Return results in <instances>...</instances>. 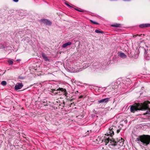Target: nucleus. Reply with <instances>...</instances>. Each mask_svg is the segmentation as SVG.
<instances>
[{
    "label": "nucleus",
    "mask_w": 150,
    "mask_h": 150,
    "mask_svg": "<svg viewBox=\"0 0 150 150\" xmlns=\"http://www.w3.org/2000/svg\"><path fill=\"white\" fill-rule=\"evenodd\" d=\"M65 4L68 6H69V7H71V6L70 5H69L67 3H65Z\"/></svg>",
    "instance_id": "5701e85b"
},
{
    "label": "nucleus",
    "mask_w": 150,
    "mask_h": 150,
    "mask_svg": "<svg viewBox=\"0 0 150 150\" xmlns=\"http://www.w3.org/2000/svg\"><path fill=\"white\" fill-rule=\"evenodd\" d=\"M71 42H69L67 43L63 44L62 45V47L63 48H65L68 46L71 45Z\"/></svg>",
    "instance_id": "f8f14e48"
},
{
    "label": "nucleus",
    "mask_w": 150,
    "mask_h": 150,
    "mask_svg": "<svg viewBox=\"0 0 150 150\" xmlns=\"http://www.w3.org/2000/svg\"><path fill=\"white\" fill-rule=\"evenodd\" d=\"M106 139V138H105L101 140V138L98 137V138L96 140V142H97L98 141V140H99V142H98L97 143H102L103 142H105V141H104L105 139Z\"/></svg>",
    "instance_id": "1a4fd4ad"
},
{
    "label": "nucleus",
    "mask_w": 150,
    "mask_h": 150,
    "mask_svg": "<svg viewBox=\"0 0 150 150\" xmlns=\"http://www.w3.org/2000/svg\"><path fill=\"white\" fill-rule=\"evenodd\" d=\"M55 90H52L51 91V95H56L58 93V92H54V91H55Z\"/></svg>",
    "instance_id": "2eb2a0df"
},
{
    "label": "nucleus",
    "mask_w": 150,
    "mask_h": 150,
    "mask_svg": "<svg viewBox=\"0 0 150 150\" xmlns=\"http://www.w3.org/2000/svg\"><path fill=\"white\" fill-rule=\"evenodd\" d=\"M136 141L138 143L141 142L144 145H148L150 142V136L147 135L139 136L136 138Z\"/></svg>",
    "instance_id": "f03ea898"
},
{
    "label": "nucleus",
    "mask_w": 150,
    "mask_h": 150,
    "mask_svg": "<svg viewBox=\"0 0 150 150\" xmlns=\"http://www.w3.org/2000/svg\"><path fill=\"white\" fill-rule=\"evenodd\" d=\"M1 84L3 86H5L6 85L7 82L6 81H4L1 82Z\"/></svg>",
    "instance_id": "dca6fc26"
},
{
    "label": "nucleus",
    "mask_w": 150,
    "mask_h": 150,
    "mask_svg": "<svg viewBox=\"0 0 150 150\" xmlns=\"http://www.w3.org/2000/svg\"><path fill=\"white\" fill-rule=\"evenodd\" d=\"M90 21H91V23H93L94 24H97V25L99 24L97 22H95V21H93L92 20H90Z\"/></svg>",
    "instance_id": "6ab92c4d"
},
{
    "label": "nucleus",
    "mask_w": 150,
    "mask_h": 150,
    "mask_svg": "<svg viewBox=\"0 0 150 150\" xmlns=\"http://www.w3.org/2000/svg\"><path fill=\"white\" fill-rule=\"evenodd\" d=\"M44 23L48 25H51L52 24V22L49 20L45 19H42L41 20Z\"/></svg>",
    "instance_id": "39448f33"
},
{
    "label": "nucleus",
    "mask_w": 150,
    "mask_h": 150,
    "mask_svg": "<svg viewBox=\"0 0 150 150\" xmlns=\"http://www.w3.org/2000/svg\"><path fill=\"white\" fill-rule=\"evenodd\" d=\"M121 25V24L119 23H115L114 24L112 25L111 26L114 27H119Z\"/></svg>",
    "instance_id": "4468645a"
},
{
    "label": "nucleus",
    "mask_w": 150,
    "mask_h": 150,
    "mask_svg": "<svg viewBox=\"0 0 150 150\" xmlns=\"http://www.w3.org/2000/svg\"><path fill=\"white\" fill-rule=\"evenodd\" d=\"M42 57L43 59L45 60V61H49V59L46 56L45 54H42Z\"/></svg>",
    "instance_id": "ddd939ff"
},
{
    "label": "nucleus",
    "mask_w": 150,
    "mask_h": 150,
    "mask_svg": "<svg viewBox=\"0 0 150 150\" xmlns=\"http://www.w3.org/2000/svg\"><path fill=\"white\" fill-rule=\"evenodd\" d=\"M8 63L9 64L11 65L13 64V62L11 60H8Z\"/></svg>",
    "instance_id": "aec40b11"
},
{
    "label": "nucleus",
    "mask_w": 150,
    "mask_h": 150,
    "mask_svg": "<svg viewBox=\"0 0 150 150\" xmlns=\"http://www.w3.org/2000/svg\"><path fill=\"white\" fill-rule=\"evenodd\" d=\"M124 141V140L122 138H117L114 139H110L109 138H107L106 139H105V142L106 143V145L110 142L111 144L114 146L116 145V143L119 142L120 143H123ZM123 144V143H122Z\"/></svg>",
    "instance_id": "7ed1b4c3"
},
{
    "label": "nucleus",
    "mask_w": 150,
    "mask_h": 150,
    "mask_svg": "<svg viewBox=\"0 0 150 150\" xmlns=\"http://www.w3.org/2000/svg\"><path fill=\"white\" fill-rule=\"evenodd\" d=\"M23 86L22 83H17L15 86V89L18 90L21 89Z\"/></svg>",
    "instance_id": "0eeeda50"
},
{
    "label": "nucleus",
    "mask_w": 150,
    "mask_h": 150,
    "mask_svg": "<svg viewBox=\"0 0 150 150\" xmlns=\"http://www.w3.org/2000/svg\"><path fill=\"white\" fill-rule=\"evenodd\" d=\"M75 9L76 10L78 11H79V12H83V11L80 10H79V9H77L76 8H75Z\"/></svg>",
    "instance_id": "4be33fe9"
},
{
    "label": "nucleus",
    "mask_w": 150,
    "mask_h": 150,
    "mask_svg": "<svg viewBox=\"0 0 150 150\" xmlns=\"http://www.w3.org/2000/svg\"><path fill=\"white\" fill-rule=\"evenodd\" d=\"M13 1L15 2H17L18 1V0H13Z\"/></svg>",
    "instance_id": "b1692460"
},
{
    "label": "nucleus",
    "mask_w": 150,
    "mask_h": 150,
    "mask_svg": "<svg viewBox=\"0 0 150 150\" xmlns=\"http://www.w3.org/2000/svg\"><path fill=\"white\" fill-rule=\"evenodd\" d=\"M136 36H136V35H134L133 36V37H136Z\"/></svg>",
    "instance_id": "a878e982"
},
{
    "label": "nucleus",
    "mask_w": 150,
    "mask_h": 150,
    "mask_svg": "<svg viewBox=\"0 0 150 150\" xmlns=\"http://www.w3.org/2000/svg\"><path fill=\"white\" fill-rule=\"evenodd\" d=\"M120 129H117V127L115 126H112L110 127L109 129V130L107 131L105 135L107 136L110 135L112 137L114 134V132L116 131L117 134L118 133L120 132Z\"/></svg>",
    "instance_id": "20e7f679"
},
{
    "label": "nucleus",
    "mask_w": 150,
    "mask_h": 150,
    "mask_svg": "<svg viewBox=\"0 0 150 150\" xmlns=\"http://www.w3.org/2000/svg\"><path fill=\"white\" fill-rule=\"evenodd\" d=\"M119 53V55L121 58H125L127 57V56L124 53L120 52Z\"/></svg>",
    "instance_id": "9b49d317"
},
{
    "label": "nucleus",
    "mask_w": 150,
    "mask_h": 150,
    "mask_svg": "<svg viewBox=\"0 0 150 150\" xmlns=\"http://www.w3.org/2000/svg\"><path fill=\"white\" fill-rule=\"evenodd\" d=\"M123 1H130L131 0H123Z\"/></svg>",
    "instance_id": "393cba45"
},
{
    "label": "nucleus",
    "mask_w": 150,
    "mask_h": 150,
    "mask_svg": "<svg viewBox=\"0 0 150 150\" xmlns=\"http://www.w3.org/2000/svg\"><path fill=\"white\" fill-rule=\"evenodd\" d=\"M149 104H150V102H148L147 103H144L143 104L140 106L137 105H132L130 108V111L132 112H134V111H137L138 110H147L145 114H150V108Z\"/></svg>",
    "instance_id": "f257e3e1"
},
{
    "label": "nucleus",
    "mask_w": 150,
    "mask_h": 150,
    "mask_svg": "<svg viewBox=\"0 0 150 150\" xmlns=\"http://www.w3.org/2000/svg\"><path fill=\"white\" fill-rule=\"evenodd\" d=\"M139 27L140 28H143L146 27H150V24H143L139 25Z\"/></svg>",
    "instance_id": "6e6552de"
},
{
    "label": "nucleus",
    "mask_w": 150,
    "mask_h": 150,
    "mask_svg": "<svg viewBox=\"0 0 150 150\" xmlns=\"http://www.w3.org/2000/svg\"><path fill=\"white\" fill-rule=\"evenodd\" d=\"M95 32L96 33H103V31H100L99 29L96 30H95Z\"/></svg>",
    "instance_id": "f3484780"
},
{
    "label": "nucleus",
    "mask_w": 150,
    "mask_h": 150,
    "mask_svg": "<svg viewBox=\"0 0 150 150\" xmlns=\"http://www.w3.org/2000/svg\"><path fill=\"white\" fill-rule=\"evenodd\" d=\"M109 98H106L102 99L98 101V103H107L109 101Z\"/></svg>",
    "instance_id": "423d86ee"
},
{
    "label": "nucleus",
    "mask_w": 150,
    "mask_h": 150,
    "mask_svg": "<svg viewBox=\"0 0 150 150\" xmlns=\"http://www.w3.org/2000/svg\"><path fill=\"white\" fill-rule=\"evenodd\" d=\"M149 54H147L146 53L145 54V57L148 60L150 59V56H149Z\"/></svg>",
    "instance_id": "a211bd4d"
},
{
    "label": "nucleus",
    "mask_w": 150,
    "mask_h": 150,
    "mask_svg": "<svg viewBox=\"0 0 150 150\" xmlns=\"http://www.w3.org/2000/svg\"><path fill=\"white\" fill-rule=\"evenodd\" d=\"M59 90L61 91H64V94L65 95V96H66L67 94V93L66 92V90L65 89H64L63 88H59L58 89L56 90V91H59Z\"/></svg>",
    "instance_id": "9d476101"
},
{
    "label": "nucleus",
    "mask_w": 150,
    "mask_h": 150,
    "mask_svg": "<svg viewBox=\"0 0 150 150\" xmlns=\"http://www.w3.org/2000/svg\"><path fill=\"white\" fill-rule=\"evenodd\" d=\"M136 36H142V35H143V36H144V34H141L140 35H139V34H137L136 35Z\"/></svg>",
    "instance_id": "412c9836"
}]
</instances>
